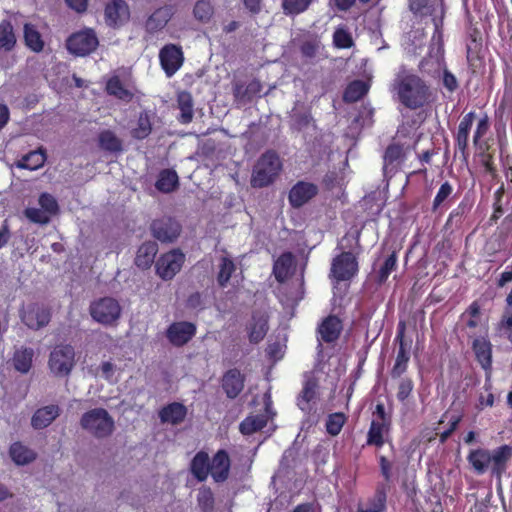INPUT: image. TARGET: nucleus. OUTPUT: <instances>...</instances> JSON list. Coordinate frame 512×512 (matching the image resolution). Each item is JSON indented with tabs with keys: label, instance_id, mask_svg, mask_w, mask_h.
Wrapping results in <instances>:
<instances>
[{
	"label": "nucleus",
	"instance_id": "nucleus-36",
	"mask_svg": "<svg viewBox=\"0 0 512 512\" xmlns=\"http://www.w3.org/2000/svg\"><path fill=\"white\" fill-rule=\"evenodd\" d=\"M179 185V178L176 171L164 169L160 171L155 183V187L162 193H171Z\"/></svg>",
	"mask_w": 512,
	"mask_h": 512
},
{
	"label": "nucleus",
	"instance_id": "nucleus-29",
	"mask_svg": "<svg viewBox=\"0 0 512 512\" xmlns=\"http://www.w3.org/2000/svg\"><path fill=\"white\" fill-rule=\"evenodd\" d=\"M472 349L476 359L484 370H490L492 366V345L484 337L476 338L473 341Z\"/></svg>",
	"mask_w": 512,
	"mask_h": 512
},
{
	"label": "nucleus",
	"instance_id": "nucleus-18",
	"mask_svg": "<svg viewBox=\"0 0 512 512\" xmlns=\"http://www.w3.org/2000/svg\"><path fill=\"white\" fill-rule=\"evenodd\" d=\"M245 375L237 368L227 370L221 379V386L227 398H237L244 389Z\"/></svg>",
	"mask_w": 512,
	"mask_h": 512
},
{
	"label": "nucleus",
	"instance_id": "nucleus-62",
	"mask_svg": "<svg viewBox=\"0 0 512 512\" xmlns=\"http://www.w3.org/2000/svg\"><path fill=\"white\" fill-rule=\"evenodd\" d=\"M443 86L450 92L453 93L458 88V80L453 73H451L446 67L443 68L442 77Z\"/></svg>",
	"mask_w": 512,
	"mask_h": 512
},
{
	"label": "nucleus",
	"instance_id": "nucleus-15",
	"mask_svg": "<svg viewBox=\"0 0 512 512\" xmlns=\"http://www.w3.org/2000/svg\"><path fill=\"white\" fill-rule=\"evenodd\" d=\"M197 327L189 321H176L166 329V338L175 347H183L196 335Z\"/></svg>",
	"mask_w": 512,
	"mask_h": 512
},
{
	"label": "nucleus",
	"instance_id": "nucleus-31",
	"mask_svg": "<svg viewBox=\"0 0 512 512\" xmlns=\"http://www.w3.org/2000/svg\"><path fill=\"white\" fill-rule=\"evenodd\" d=\"M294 265V255L291 252L282 253L273 264V275L279 283H284L291 275Z\"/></svg>",
	"mask_w": 512,
	"mask_h": 512
},
{
	"label": "nucleus",
	"instance_id": "nucleus-20",
	"mask_svg": "<svg viewBox=\"0 0 512 512\" xmlns=\"http://www.w3.org/2000/svg\"><path fill=\"white\" fill-rule=\"evenodd\" d=\"M318 380L311 372L304 374L303 387L297 397V406L304 412L311 410L310 403L317 397Z\"/></svg>",
	"mask_w": 512,
	"mask_h": 512
},
{
	"label": "nucleus",
	"instance_id": "nucleus-42",
	"mask_svg": "<svg viewBox=\"0 0 512 512\" xmlns=\"http://www.w3.org/2000/svg\"><path fill=\"white\" fill-rule=\"evenodd\" d=\"M98 143L104 151L118 153L122 151V141L111 130H103L98 135Z\"/></svg>",
	"mask_w": 512,
	"mask_h": 512
},
{
	"label": "nucleus",
	"instance_id": "nucleus-63",
	"mask_svg": "<svg viewBox=\"0 0 512 512\" xmlns=\"http://www.w3.org/2000/svg\"><path fill=\"white\" fill-rule=\"evenodd\" d=\"M381 475L386 482H390L392 477V463L383 455L378 458Z\"/></svg>",
	"mask_w": 512,
	"mask_h": 512
},
{
	"label": "nucleus",
	"instance_id": "nucleus-41",
	"mask_svg": "<svg viewBox=\"0 0 512 512\" xmlns=\"http://www.w3.org/2000/svg\"><path fill=\"white\" fill-rule=\"evenodd\" d=\"M152 132V122L147 111L140 112L136 126L131 130L132 138L136 140L146 139Z\"/></svg>",
	"mask_w": 512,
	"mask_h": 512
},
{
	"label": "nucleus",
	"instance_id": "nucleus-61",
	"mask_svg": "<svg viewBox=\"0 0 512 512\" xmlns=\"http://www.w3.org/2000/svg\"><path fill=\"white\" fill-rule=\"evenodd\" d=\"M372 421H378L381 423H386V424L392 425V416L390 413L386 412V408L383 403L376 404L375 410L373 411Z\"/></svg>",
	"mask_w": 512,
	"mask_h": 512
},
{
	"label": "nucleus",
	"instance_id": "nucleus-52",
	"mask_svg": "<svg viewBox=\"0 0 512 512\" xmlns=\"http://www.w3.org/2000/svg\"><path fill=\"white\" fill-rule=\"evenodd\" d=\"M312 0H283L282 9L285 15H298L308 9Z\"/></svg>",
	"mask_w": 512,
	"mask_h": 512
},
{
	"label": "nucleus",
	"instance_id": "nucleus-38",
	"mask_svg": "<svg viewBox=\"0 0 512 512\" xmlns=\"http://www.w3.org/2000/svg\"><path fill=\"white\" fill-rule=\"evenodd\" d=\"M46 161V152L43 149L31 151L24 155L18 162L17 167L21 169L37 170Z\"/></svg>",
	"mask_w": 512,
	"mask_h": 512
},
{
	"label": "nucleus",
	"instance_id": "nucleus-39",
	"mask_svg": "<svg viewBox=\"0 0 512 512\" xmlns=\"http://www.w3.org/2000/svg\"><path fill=\"white\" fill-rule=\"evenodd\" d=\"M34 351L32 348H21L16 350L13 355V365L15 370L22 374H26L32 367Z\"/></svg>",
	"mask_w": 512,
	"mask_h": 512
},
{
	"label": "nucleus",
	"instance_id": "nucleus-9",
	"mask_svg": "<svg viewBox=\"0 0 512 512\" xmlns=\"http://www.w3.org/2000/svg\"><path fill=\"white\" fill-rule=\"evenodd\" d=\"M75 364V351L69 345H57L51 351L48 365L53 374L56 376H66L73 369Z\"/></svg>",
	"mask_w": 512,
	"mask_h": 512
},
{
	"label": "nucleus",
	"instance_id": "nucleus-48",
	"mask_svg": "<svg viewBox=\"0 0 512 512\" xmlns=\"http://www.w3.org/2000/svg\"><path fill=\"white\" fill-rule=\"evenodd\" d=\"M214 14V7L211 0H198L193 8L194 18L201 23L210 22Z\"/></svg>",
	"mask_w": 512,
	"mask_h": 512
},
{
	"label": "nucleus",
	"instance_id": "nucleus-2",
	"mask_svg": "<svg viewBox=\"0 0 512 512\" xmlns=\"http://www.w3.org/2000/svg\"><path fill=\"white\" fill-rule=\"evenodd\" d=\"M512 458V447L508 444L501 445L490 451L484 448L471 450L467 456L469 464L478 475L484 474L488 469L492 477L501 480Z\"/></svg>",
	"mask_w": 512,
	"mask_h": 512
},
{
	"label": "nucleus",
	"instance_id": "nucleus-14",
	"mask_svg": "<svg viewBox=\"0 0 512 512\" xmlns=\"http://www.w3.org/2000/svg\"><path fill=\"white\" fill-rule=\"evenodd\" d=\"M159 61L166 76L172 77L184 62L181 46L172 43L164 45L159 52Z\"/></svg>",
	"mask_w": 512,
	"mask_h": 512
},
{
	"label": "nucleus",
	"instance_id": "nucleus-5",
	"mask_svg": "<svg viewBox=\"0 0 512 512\" xmlns=\"http://www.w3.org/2000/svg\"><path fill=\"white\" fill-rule=\"evenodd\" d=\"M89 313L92 319L106 327L118 324L122 314V307L113 297H101L90 303Z\"/></svg>",
	"mask_w": 512,
	"mask_h": 512
},
{
	"label": "nucleus",
	"instance_id": "nucleus-40",
	"mask_svg": "<svg viewBox=\"0 0 512 512\" xmlns=\"http://www.w3.org/2000/svg\"><path fill=\"white\" fill-rule=\"evenodd\" d=\"M369 90V86L362 80L350 82L343 94V99L347 103H354L361 100Z\"/></svg>",
	"mask_w": 512,
	"mask_h": 512
},
{
	"label": "nucleus",
	"instance_id": "nucleus-58",
	"mask_svg": "<svg viewBox=\"0 0 512 512\" xmlns=\"http://www.w3.org/2000/svg\"><path fill=\"white\" fill-rule=\"evenodd\" d=\"M490 129V121L487 114H484L477 123L476 129L473 134V144L478 146L482 138L488 133Z\"/></svg>",
	"mask_w": 512,
	"mask_h": 512
},
{
	"label": "nucleus",
	"instance_id": "nucleus-56",
	"mask_svg": "<svg viewBox=\"0 0 512 512\" xmlns=\"http://www.w3.org/2000/svg\"><path fill=\"white\" fill-rule=\"evenodd\" d=\"M333 43L335 47L339 49H348L354 44L351 34L343 28L335 30L333 34Z\"/></svg>",
	"mask_w": 512,
	"mask_h": 512
},
{
	"label": "nucleus",
	"instance_id": "nucleus-45",
	"mask_svg": "<svg viewBox=\"0 0 512 512\" xmlns=\"http://www.w3.org/2000/svg\"><path fill=\"white\" fill-rule=\"evenodd\" d=\"M106 91L117 99L130 101L133 94L122 83L118 76H112L106 83Z\"/></svg>",
	"mask_w": 512,
	"mask_h": 512
},
{
	"label": "nucleus",
	"instance_id": "nucleus-55",
	"mask_svg": "<svg viewBox=\"0 0 512 512\" xmlns=\"http://www.w3.org/2000/svg\"><path fill=\"white\" fill-rule=\"evenodd\" d=\"M321 42L317 37L304 40L300 45V52L304 58L313 59L318 54Z\"/></svg>",
	"mask_w": 512,
	"mask_h": 512
},
{
	"label": "nucleus",
	"instance_id": "nucleus-60",
	"mask_svg": "<svg viewBox=\"0 0 512 512\" xmlns=\"http://www.w3.org/2000/svg\"><path fill=\"white\" fill-rule=\"evenodd\" d=\"M25 216L33 223L46 224L49 221L47 214L38 208H27Z\"/></svg>",
	"mask_w": 512,
	"mask_h": 512
},
{
	"label": "nucleus",
	"instance_id": "nucleus-7",
	"mask_svg": "<svg viewBox=\"0 0 512 512\" xmlns=\"http://www.w3.org/2000/svg\"><path fill=\"white\" fill-rule=\"evenodd\" d=\"M359 272V264L355 254L343 251L335 256L331 263L330 277L336 282L351 281Z\"/></svg>",
	"mask_w": 512,
	"mask_h": 512
},
{
	"label": "nucleus",
	"instance_id": "nucleus-21",
	"mask_svg": "<svg viewBox=\"0 0 512 512\" xmlns=\"http://www.w3.org/2000/svg\"><path fill=\"white\" fill-rule=\"evenodd\" d=\"M343 330L342 320L336 315H329L322 320L317 328L320 339L325 343L336 342Z\"/></svg>",
	"mask_w": 512,
	"mask_h": 512
},
{
	"label": "nucleus",
	"instance_id": "nucleus-53",
	"mask_svg": "<svg viewBox=\"0 0 512 512\" xmlns=\"http://www.w3.org/2000/svg\"><path fill=\"white\" fill-rule=\"evenodd\" d=\"M197 503L202 512H212L214 509V496L209 487H203L197 495Z\"/></svg>",
	"mask_w": 512,
	"mask_h": 512
},
{
	"label": "nucleus",
	"instance_id": "nucleus-46",
	"mask_svg": "<svg viewBox=\"0 0 512 512\" xmlns=\"http://www.w3.org/2000/svg\"><path fill=\"white\" fill-rule=\"evenodd\" d=\"M267 425V418L264 415H255L246 417L239 425V430L243 435H252L261 431Z\"/></svg>",
	"mask_w": 512,
	"mask_h": 512
},
{
	"label": "nucleus",
	"instance_id": "nucleus-28",
	"mask_svg": "<svg viewBox=\"0 0 512 512\" xmlns=\"http://www.w3.org/2000/svg\"><path fill=\"white\" fill-rule=\"evenodd\" d=\"M60 414V408L57 405H48L39 408L32 416L31 424L35 429L48 427Z\"/></svg>",
	"mask_w": 512,
	"mask_h": 512
},
{
	"label": "nucleus",
	"instance_id": "nucleus-16",
	"mask_svg": "<svg viewBox=\"0 0 512 512\" xmlns=\"http://www.w3.org/2000/svg\"><path fill=\"white\" fill-rule=\"evenodd\" d=\"M475 116L476 114L474 111H470L463 115L459 122L457 132L454 134L455 156L459 153L465 162H467L469 157V135Z\"/></svg>",
	"mask_w": 512,
	"mask_h": 512
},
{
	"label": "nucleus",
	"instance_id": "nucleus-25",
	"mask_svg": "<svg viewBox=\"0 0 512 512\" xmlns=\"http://www.w3.org/2000/svg\"><path fill=\"white\" fill-rule=\"evenodd\" d=\"M268 329V317L258 312L253 313L251 323L248 327L249 341L253 344H258L264 339Z\"/></svg>",
	"mask_w": 512,
	"mask_h": 512
},
{
	"label": "nucleus",
	"instance_id": "nucleus-12",
	"mask_svg": "<svg viewBox=\"0 0 512 512\" xmlns=\"http://www.w3.org/2000/svg\"><path fill=\"white\" fill-rule=\"evenodd\" d=\"M180 223L172 217H162L153 220L150 230L154 238L162 243L174 242L181 233Z\"/></svg>",
	"mask_w": 512,
	"mask_h": 512
},
{
	"label": "nucleus",
	"instance_id": "nucleus-3",
	"mask_svg": "<svg viewBox=\"0 0 512 512\" xmlns=\"http://www.w3.org/2000/svg\"><path fill=\"white\" fill-rule=\"evenodd\" d=\"M283 164L274 150H268L257 160L251 176V186L253 188H264L277 179Z\"/></svg>",
	"mask_w": 512,
	"mask_h": 512
},
{
	"label": "nucleus",
	"instance_id": "nucleus-51",
	"mask_svg": "<svg viewBox=\"0 0 512 512\" xmlns=\"http://www.w3.org/2000/svg\"><path fill=\"white\" fill-rule=\"evenodd\" d=\"M346 420L347 418L342 412L328 415L325 424L327 433L331 436H337L341 432Z\"/></svg>",
	"mask_w": 512,
	"mask_h": 512
},
{
	"label": "nucleus",
	"instance_id": "nucleus-6",
	"mask_svg": "<svg viewBox=\"0 0 512 512\" xmlns=\"http://www.w3.org/2000/svg\"><path fill=\"white\" fill-rule=\"evenodd\" d=\"M409 8L416 18L424 19L430 17L434 25L433 37H442L445 15V9L442 4L437 3L436 0H409Z\"/></svg>",
	"mask_w": 512,
	"mask_h": 512
},
{
	"label": "nucleus",
	"instance_id": "nucleus-59",
	"mask_svg": "<svg viewBox=\"0 0 512 512\" xmlns=\"http://www.w3.org/2000/svg\"><path fill=\"white\" fill-rule=\"evenodd\" d=\"M39 204L41 208L44 210V212H49L51 214H54L58 210V204L55 198L48 194V193H42L39 197Z\"/></svg>",
	"mask_w": 512,
	"mask_h": 512
},
{
	"label": "nucleus",
	"instance_id": "nucleus-11",
	"mask_svg": "<svg viewBox=\"0 0 512 512\" xmlns=\"http://www.w3.org/2000/svg\"><path fill=\"white\" fill-rule=\"evenodd\" d=\"M52 312L43 303H31L21 312L22 322L30 329L39 330L49 324Z\"/></svg>",
	"mask_w": 512,
	"mask_h": 512
},
{
	"label": "nucleus",
	"instance_id": "nucleus-43",
	"mask_svg": "<svg viewBox=\"0 0 512 512\" xmlns=\"http://www.w3.org/2000/svg\"><path fill=\"white\" fill-rule=\"evenodd\" d=\"M16 45L13 25L8 20L0 22V50L11 51Z\"/></svg>",
	"mask_w": 512,
	"mask_h": 512
},
{
	"label": "nucleus",
	"instance_id": "nucleus-4",
	"mask_svg": "<svg viewBox=\"0 0 512 512\" xmlns=\"http://www.w3.org/2000/svg\"><path fill=\"white\" fill-rule=\"evenodd\" d=\"M80 426L98 439L109 437L115 429L114 419L104 408H93L85 412L80 419Z\"/></svg>",
	"mask_w": 512,
	"mask_h": 512
},
{
	"label": "nucleus",
	"instance_id": "nucleus-1",
	"mask_svg": "<svg viewBox=\"0 0 512 512\" xmlns=\"http://www.w3.org/2000/svg\"><path fill=\"white\" fill-rule=\"evenodd\" d=\"M391 91L395 93L401 105L413 111L431 105L436 98L432 87L426 80L407 70L396 74Z\"/></svg>",
	"mask_w": 512,
	"mask_h": 512
},
{
	"label": "nucleus",
	"instance_id": "nucleus-57",
	"mask_svg": "<svg viewBox=\"0 0 512 512\" xmlns=\"http://www.w3.org/2000/svg\"><path fill=\"white\" fill-rule=\"evenodd\" d=\"M452 193L453 186L448 181L442 183L434 197L432 203V210L436 211L444 203V201L447 200L452 195Z\"/></svg>",
	"mask_w": 512,
	"mask_h": 512
},
{
	"label": "nucleus",
	"instance_id": "nucleus-35",
	"mask_svg": "<svg viewBox=\"0 0 512 512\" xmlns=\"http://www.w3.org/2000/svg\"><path fill=\"white\" fill-rule=\"evenodd\" d=\"M387 494L383 487H377L372 498L364 506L359 505L357 512H386Z\"/></svg>",
	"mask_w": 512,
	"mask_h": 512
},
{
	"label": "nucleus",
	"instance_id": "nucleus-13",
	"mask_svg": "<svg viewBox=\"0 0 512 512\" xmlns=\"http://www.w3.org/2000/svg\"><path fill=\"white\" fill-rule=\"evenodd\" d=\"M319 193V187L308 181H297L288 192V202L294 209H299L309 203Z\"/></svg>",
	"mask_w": 512,
	"mask_h": 512
},
{
	"label": "nucleus",
	"instance_id": "nucleus-44",
	"mask_svg": "<svg viewBox=\"0 0 512 512\" xmlns=\"http://www.w3.org/2000/svg\"><path fill=\"white\" fill-rule=\"evenodd\" d=\"M236 271V265L234 261L227 256H223L220 259L219 271L217 273V283L220 288L227 287L231 276Z\"/></svg>",
	"mask_w": 512,
	"mask_h": 512
},
{
	"label": "nucleus",
	"instance_id": "nucleus-27",
	"mask_svg": "<svg viewBox=\"0 0 512 512\" xmlns=\"http://www.w3.org/2000/svg\"><path fill=\"white\" fill-rule=\"evenodd\" d=\"M210 458L207 452L199 451L192 458L190 471L199 482H204L210 474Z\"/></svg>",
	"mask_w": 512,
	"mask_h": 512
},
{
	"label": "nucleus",
	"instance_id": "nucleus-17",
	"mask_svg": "<svg viewBox=\"0 0 512 512\" xmlns=\"http://www.w3.org/2000/svg\"><path fill=\"white\" fill-rule=\"evenodd\" d=\"M130 19V8L125 0H111L105 5L104 20L107 26L117 29Z\"/></svg>",
	"mask_w": 512,
	"mask_h": 512
},
{
	"label": "nucleus",
	"instance_id": "nucleus-26",
	"mask_svg": "<svg viewBox=\"0 0 512 512\" xmlns=\"http://www.w3.org/2000/svg\"><path fill=\"white\" fill-rule=\"evenodd\" d=\"M158 252V245L154 241H146L142 243L136 253L134 260L135 265L142 270H146L154 263L155 256Z\"/></svg>",
	"mask_w": 512,
	"mask_h": 512
},
{
	"label": "nucleus",
	"instance_id": "nucleus-37",
	"mask_svg": "<svg viewBox=\"0 0 512 512\" xmlns=\"http://www.w3.org/2000/svg\"><path fill=\"white\" fill-rule=\"evenodd\" d=\"M9 454L17 465L29 464L36 458V453L21 442H14L10 446Z\"/></svg>",
	"mask_w": 512,
	"mask_h": 512
},
{
	"label": "nucleus",
	"instance_id": "nucleus-30",
	"mask_svg": "<svg viewBox=\"0 0 512 512\" xmlns=\"http://www.w3.org/2000/svg\"><path fill=\"white\" fill-rule=\"evenodd\" d=\"M404 158L403 147L400 144L392 143L387 146L383 156L384 174L393 173L397 170L399 164Z\"/></svg>",
	"mask_w": 512,
	"mask_h": 512
},
{
	"label": "nucleus",
	"instance_id": "nucleus-23",
	"mask_svg": "<svg viewBox=\"0 0 512 512\" xmlns=\"http://www.w3.org/2000/svg\"><path fill=\"white\" fill-rule=\"evenodd\" d=\"M444 67L445 61L442 46L438 47L435 55L432 54V51H429L428 55L425 56L418 65V68L422 73L432 77L439 74Z\"/></svg>",
	"mask_w": 512,
	"mask_h": 512
},
{
	"label": "nucleus",
	"instance_id": "nucleus-8",
	"mask_svg": "<svg viewBox=\"0 0 512 512\" xmlns=\"http://www.w3.org/2000/svg\"><path fill=\"white\" fill-rule=\"evenodd\" d=\"M98 45V37L92 28L75 32L66 40L67 50L76 56H87L94 52Z\"/></svg>",
	"mask_w": 512,
	"mask_h": 512
},
{
	"label": "nucleus",
	"instance_id": "nucleus-33",
	"mask_svg": "<svg viewBox=\"0 0 512 512\" xmlns=\"http://www.w3.org/2000/svg\"><path fill=\"white\" fill-rule=\"evenodd\" d=\"M177 105L180 110L178 121L181 124H189L194 115V104L191 93L188 91L179 92L177 95Z\"/></svg>",
	"mask_w": 512,
	"mask_h": 512
},
{
	"label": "nucleus",
	"instance_id": "nucleus-54",
	"mask_svg": "<svg viewBox=\"0 0 512 512\" xmlns=\"http://www.w3.org/2000/svg\"><path fill=\"white\" fill-rule=\"evenodd\" d=\"M414 389V382L410 377H403L400 379L397 386L396 397L399 402L406 404L408 398L412 395Z\"/></svg>",
	"mask_w": 512,
	"mask_h": 512
},
{
	"label": "nucleus",
	"instance_id": "nucleus-64",
	"mask_svg": "<svg viewBox=\"0 0 512 512\" xmlns=\"http://www.w3.org/2000/svg\"><path fill=\"white\" fill-rule=\"evenodd\" d=\"M65 3L77 13H84L88 8V0H65Z\"/></svg>",
	"mask_w": 512,
	"mask_h": 512
},
{
	"label": "nucleus",
	"instance_id": "nucleus-49",
	"mask_svg": "<svg viewBox=\"0 0 512 512\" xmlns=\"http://www.w3.org/2000/svg\"><path fill=\"white\" fill-rule=\"evenodd\" d=\"M397 268V255H396V252L393 251L388 257H386V259L384 260V262L382 263V265L380 266L377 274H376V279L375 281L377 282V284L379 285H382L384 284L389 275L395 271Z\"/></svg>",
	"mask_w": 512,
	"mask_h": 512
},
{
	"label": "nucleus",
	"instance_id": "nucleus-10",
	"mask_svg": "<svg viewBox=\"0 0 512 512\" xmlns=\"http://www.w3.org/2000/svg\"><path fill=\"white\" fill-rule=\"evenodd\" d=\"M185 262V254L180 249H172L162 254L156 261L157 275L162 280H172L182 269Z\"/></svg>",
	"mask_w": 512,
	"mask_h": 512
},
{
	"label": "nucleus",
	"instance_id": "nucleus-34",
	"mask_svg": "<svg viewBox=\"0 0 512 512\" xmlns=\"http://www.w3.org/2000/svg\"><path fill=\"white\" fill-rule=\"evenodd\" d=\"M171 18L170 10L167 7L156 9L146 20L145 29L149 33H155L163 29Z\"/></svg>",
	"mask_w": 512,
	"mask_h": 512
},
{
	"label": "nucleus",
	"instance_id": "nucleus-24",
	"mask_svg": "<svg viewBox=\"0 0 512 512\" xmlns=\"http://www.w3.org/2000/svg\"><path fill=\"white\" fill-rule=\"evenodd\" d=\"M392 425L381 423L378 421H371L370 427L367 433L366 444L368 446H375L381 448L386 439L390 435Z\"/></svg>",
	"mask_w": 512,
	"mask_h": 512
},
{
	"label": "nucleus",
	"instance_id": "nucleus-19",
	"mask_svg": "<svg viewBox=\"0 0 512 512\" xmlns=\"http://www.w3.org/2000/svg\"><path fill=\"white\" fill-rule=\"evenodd\" d=\"M210 474L217 483L225 482L230 473L231 460L226 450H218L210 460Z\"/></svg>",
	"mask_w": 512,
	"mask_h": 512
},
{
	"label": "nucleus",
	"instance_id": "nucleus-22",
	"mask_svg": "<svg viewBox=\"0 0 512 512\" xmlns=\"http://www.w3.org/2000/svg\"><path fill=\"white\" fill-rule=\"evenodd\" d=\"M187 412V407L184 404L172 402L161 408L159 418L162 423L179 425L185 420Z\"/></svg>",
	"mask_w": 512,
	"mask_h": 512
},
{
	"label": "nucleus",
	"instance_id": "nucleus-32",
	"mask_svg": "<svg viewBox=\"0 0 512 512\" xmlns=\"http://www.w3.org/2000/svg\"><path fill=\"white\" fill-rule=\"evenodd\" d=\"M24 43L28 49L35 53L43 51L45 42L37 27L32 23H25L23 27Z\"/></svg>",
	"mask_w": 512,
	"mask_h": 512
},
{
	"label": "nucleus",
	"instance_id": "nucleus-47",
	"mask_svg": "<svg viewBox=\"0 0 512 512\" xmlns=\"http://www.w3.org/2000/svg\"><path fill=\"white\" fill-rule=\"evenodd\" d=\"M409 360L410 354L407 345H401L398 349L395 363L391 369V377L393 379L400 378L407 371Z\"/></svg>",
	"mask_w": 512,
	"mask_h": 512
},
{
	"label": "nucleus",
	"instance_id": "nucleus-50",
	"mask_svg": "<svg viewBox=\"0 0 512 512\" xmlns=\"http://www.w3.org/2000/svg\"><path fill=\"white\" fill-rule=\"evenodd\" d=\"M262 90V84L258 79L251 80L245 89L242 85L237 84L234 88V96L241 100H251L253 96L259 94Z\"/></svg>",
	"mask_w": 512,
	"mask_h": 512
}]
</instances>
